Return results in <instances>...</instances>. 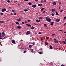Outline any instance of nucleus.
I'll use <instances>...</instances> for the list:
<instances>
[{"label":"nucleus","instance_id":"052dcab7","mask_svg":"<svg viewBox=\"0 0 66 66\" xmlns=\"http://www.w3.org/2000/svg\"><path fill=\"white\" fill-rule=\"evenodd\" d=\"M55 35V34H52V35L54 36Z\"/></svg>","mask_w":66,"mask_h":66},{"label":"nucleus","instance_id":"7c9ffc66","mask_svg":"<svg viewBox=\"0 0 66 66\" xmlns=\"http://www.w3.org/2000/svg\"><path fill=\"white\" fill-rule=\"evenodd\" d=\"M38 19H43V18L42 17L38 18Z\"/></svg>","mask_w":66,"mask_h":66},{"label":"nucleus","instance_id":"ea45409f","mask_svg":"<svg viewBox=\"0 0 66 66\" xmlns=\"http://www.w3.org/2000/svg\"><path fill=\"white\" fill-rule=\"evenodd\" d=\"M31 25H30V24H29L28 26V27H31Z\"/></svg>","mask_w":66,"mask_h":66},{"label":"nucleus","instance_id":"ddd939ff","mask_svg":"<svg viewBox=\"0 0 66 66\" xmlns=\"http://www.w3.org/2000/svg\"><path fill=\"white\" fill-rule=\"evenodd\" d=\"M15 23H16V24H18L19 25L20 24L19 23L17 22H15Z\"/></svg>","mask_w":66,"mask_h":66},{"label":"nucleus","instance_id":"423d86ee","mask_svg":"<svg viewBox=\"0 0 66 66\" xmlns=\"http://www.w3.org/2000/svg\"><path fill=\"white\" fill-rule=\"evenodd\" d=\"M32 7H34V8H35V7H36L37 6L36 5L34 4L32 6Z\"/></svg>","mask_w":66,"mask_h":66},{"label":"nucleus","instance_id":"58836bf2","mask_svg":"<svg viewBox=\"0 0 66 66\" xmlns=\"http://www.w3.org/2000/svg\"><path fill=\"white\" fill-rule=\"evenodd\" d=\"M26 51H24L23 52V53H26Z\"/></svg>","mask_w":66,"mask_h":66},{"label":"nucleus","instance_id":"6ab92c4d","mask_svg":"<svg viewBox=\"0 0 66 66\" xmlns=\"http://www.w3.org/2000/svg\"><path fill=\"white\" fill-rule=\"evenodd\" d=\"M45 44L46 45H48V43H47L46 42H45Z\"/></svg>","mask_w":66,"mask_h":66},{"label":"nucleus","instance_id":"774afa93","mask_svg":"<svg viewBox=\"0 0 66 66\" xmlns=\"http://www.w3.org/2000/svg\"><path fill=\"white\" fill-rule=\"evenodd\" d=\"M9 9H11V7H9Z\"/></svg>","mask_w":66,"mask_h":66},{"label":"nucleus","instance_id":"3c124183","mask_svg":"<svg viewBox=\"0 0 66 66\" xmlns=\"http://www.w3.org/2000/svg\"><path fill=\"white\" fill-rule=\"evenodd\" d=\"M63 11H64V10H61L60 11V12H63Z\"/></svg>","mask_w":66,"mask_h":66},{"label":"nucleus","instance_id":"13d9d810","mask_svg":"<svg viewBox=\"0 0 66 66\" xmlns=\"http://www.w3.org/2000/svg\"><path fill=\"white\" fill-rule=\"evenodd\" d=\"M44 2H46V0H44Z\"/></svg>","mask_w":66,"mask_h":66},{"label":"nucleus","instance_id":"c03bdc74","mask_svg":"<svg viewBox=\"0 0 66 66\" xmlns=\"http://www.w3.org/2000/svg\"><path fill=\"white\" fill-rule=\"evenodd\" d=\"M38 34H42V33H41V32H39L38 33Z\"/></svg>","mask_w":66,"mask_h":66},{"label":"nucleus","instance_id":"de8ad7c7","mask_svg":"<svg viewBox=\"0 0 66 66\" xmlns=\"http://www.w3.org/2000/svg\"><path fill=\"white\" fill-rule=\"evenodd\" d=\"M32 45H35V42H33Z\"/></svg>","mask_w":66,"mask_h":66},{"label":"nucleus","instance_id":"393cba45","mask_svg":"<svg viewBox=\"0 0 66 66\" xmlns=\"http://www.w3.org/2000/svg\"><path fill=\"white\" fill-rule=\"evenodd\" d=\"M7 2H8V3H10V2H11V1H10L8 0L7 1Z\"/></svg>","mask_w":66,"mask_h":66},{"label":"nucleus","instance_id":"bf43d9fd","mask_svg":"<svg viewBox=\"0 0 66 66\" xmlns=\"http://www.w3.org/2000/svg\"><path fill=\"white\" fill-rule=\"evenodd\" d=\"M63 33H66V31H64Z\"/></svg>","mask_w":66,"mask_h":66},{"label":"nucleus","instance_id":"f704fd0d","mask_svg":"<svg viewBox=\"0 0 66 66\" xmlns=\"http://www.w3.org/2000/svg\"><path fill=\"white\" fill-rule=\"evenodd\" d=\"M31 21V20H28V22H30Z\"/></svg>","mask_w":66,"mask_h":66},{"label":"nucleus","instance_id":"aec40b11","mask_svg":"<svg viewBox=\"0 0 66 66\" xmlns=\"http://www.w3.org/2000/svg\"><path fill=\"white\" fill-rule=\"evenodd\" d=\"M55 9H52L51 10V11L52 12H54V11H55Z\"/></svg>","mask_w":66,"mask_h":66},{"label":"nucleus","instance_id":"6e6552de","mask_svg":"<svg viewBox=\"0 0 66 66\" xmlns=\"http://www.w3.org/2000/svg\"><path fill=\"white\" fill-rule=\"evenodd\" d=\"M51 24H51V26H53V24L54 23V22H51Z\"/></svg>","mask_w":66,"mask_h":66},{"label":"nucleus","instance_id":"864d4df0","mask_svg":"<svg viewBox=\"0 0 66 66\" xmlns=\"http://www.w3.org/2000/svg\"><path fill=\"white\" fill-rule=\"evenodd\" d=\"M26 26H28L29 24H26Z\"/></svg>","mask_w":66,"mask_h":66},{"label":"nucleus","instance_id":"e433bc0d","mask_svg":"<svg viewBox=\"0 0 66 66\" xmlns=\"http://www.w3.org/2000/svg\"><path fill=\"white\" fill-rule=\"evenodd\" d=\"M14 15H16V12H14Z\"/></svg>","mask_w":66,"mask_h":66},{"label":"nucleus","instance_id":"e2e57ef3","mask_svg":"<svg viewBox=\"0 0 66 66\" xmlns=\"http://www.w3.org/2000/svg\"><path fill=\"white\" fill-rule=\"evenodd\" d=\"M59 10H60V9H61V7H60L59 8Z\"/></svg>","mask_w":66,"mask_h":66},{"label":"nucleus","instance_id":"1a4fd4ad","mask_svg":"<svg viewBox=\"0 0 66 66\" xmlns=\"http://www.w3.org/2000/svg\"><path fill=\"white\" fill-rule=\"evenodd\" d=\"M1 35V33H0V39H3V38H1V37H2Z\"/></svg>","mask_w":66,"mask_h":66},{"label":"nucleus","instance_id":"473e14b6","mask_svg":"<svg viewBox=\"0 0 66 66\" xmlns=\"http://www.w3.org/2000/svg\"><path fill=\"white\" fill-rule=\"evenodd\" d=\"M22 23L23 24H24V22H22Z\"/></svg>","mask_w":66,"mask_h":66},{"label":"nucleus","instance_id":"a211bd4d","mask_svg":"<svg viewBox=\"0 0 66 66\" xmlns=\"http://www.w3.org/2000/svg\"><path fill=\"white\" fill-rule=\"evenodd\" d=\"M28 4H29V5H32V3H31L30 2H29L28 3Z\"/></svg>","mask_w":66,"mask_h":66},{"label":"nucleus","instance_id":"39448f33","mask_svg":"<svg viewBox=\"0 0 66 66\" xmlns=\"http://www.w3.org/2000/svg\"><path fill=\"white\" fill-rule=\"evenodd\" d=\"M60 20H61V19H57L56 20H55V21L57 22H59L60 21Z\"/></svg>","mask_w":66,"mask_h":66},{"label":"nucleus","instance_id":"f03ea898","mask_svg":"<svg viewBox=\"0 0 66 66\" xmlns=\"http://www.w3.org/2000/svg\"><path fill=\"white\" fill-rule=\"evenodd\" d=\"M30 31H28L27 32L26 35H28L29 34H32V33L30 32Z\"/></svg>","mask_w":66,"mask_h":66},{"label":"nucleus","instance_id":"9d476101","mask_svg":"<svg viewBox=\"0 0 66 66\" xmlns=\"http://www.w3.org/2000/svg\"><path fill=\"white\" fill-rule=\"evenodd\" d=\"M50 48L51 49H53V47H52V46L51 45H50Z\"/></svg>","mask_w":66,"mask_h":66},{"label":"nucleus","instance_id":"2f4dec72","mask_svg":"<svg viewBox=\"0 0 66 66\" xmlns=\"http://www.w3.org/2000/svg\"><path fill=\"white\" fill-rule=\"evenodd\" d=\"M51 15H52V16H54V14H53V13Z\"/></svg>","mask_w":66,"mask_h":66},{"label":"nucleus","instance_id":"a878e982","mask_svg":"<svg viewBox=\"0 0 66 66\" xmlns=\"http://www.w3.org/2000/svg\"><path fill=\"white\" fill-rule=\"evenodd\" d=\"M38 53H39V54H41L42 53V52H39Z\"/></svg>","mask_w":66,"mask_h":66},{"label":"nucleus","instance_id":"49530a36","mask_svg":"<svg viewBox=\"0 0 66 66\" xmlns=\"http://www.w3.org/2000/svg\"><path fill=\"white\" fill-rule=\"evenodd\" d=\"M46 38L47 39H49V37H46Z\"/></svg>","mask_w":66,"mask_h":66},{"label":"nucleus","instance_id":"37998d69","mask_svg":"<svg viewBox=\"0 0 66 66\" xmlns=\"http://www.w3.org/2000/svg\"><path fill=\"white\" fill-rule=\"evenodd\" d=\"M1 21L2 23H4V21Z\"/></svg>","mask_w":66,"mask_h":66},{"label":"nucleus","instance_id":"0e129e2a","mask_svg":"<svg viewBox=\"0 0 66 66\" xmlns=\"http://www.w3.org/2000/svg\"><path fill=\"white\" fill-rule=\"evenodd\" d=\"M61 66H64V65L63 64H62L61 65Z\"/></svg>","mask_w":66,"mask_h":66},{"label":"nucleus","instance_id":"20e7f679","mask_svg":"<svg viewBox=\"0 0 66 66\" xmlns=\"http://www.w3.org/2000/svg\"><path fill=\"white\" fill-rule=\"evenodd\" d=\"M12 43L13 44H16V43H15V41L14 40H13L12 41Z\"/></svg>","mask_w":66,"mask_h":66},{"label":"nucleus","instance_id":"4c0bfd02","mask_svg":"<svg viewBox=\"0 0 66 66\" xmlns=\"http://www.w3.org/2000/svg\"><path fill=\"white\" fill-rule=\"evenodd\" d=\"M59 4H62V3L61 2H59Z\"/></svg>","mask_w":66,"mask_h":66},{"label":"nucleus","instance_id":"8fccbe9b","mask_svg":"<svg viewBox=\"0 0 66 66\" xmlns=\"http://www.w3.org/2000/svg\"><path fill=\"white\" fill-rule=\"evenodd\" d=\"M64 19H66V16H65L64 17Z\"/></svg>","mask_w":66,"mask_h":66},{"label":"nucleus","instance_id":"bb28decb","mask_svg":"<svg viewBox=\"0 0 66 66\" xmlns=\"http://www.w3.org/2000/svg\"><path fill=\"white\" fill-rule=\"evenodd\" d=\"M32 46L31 45H29V47L30 48H32Z\"/></svg>","mask_w":66,"mask_h":66},{"label":"nucleus","instance_id":"09e8293b","mask_svg":"<svg viewBox=\"0 0 66 66\" xmlns=\"http://www.w3.org/2000/svg\"><path fill=\"white\" fill-rule=\"evenodd\" d=\"M38 0H35V1H36V2H37L38 1Z\"/></svg>","mask_w":66,"mask_h":66},{"label":"nucleus","instance_id":"603ef678","mask_svg":"<svg viewBox=\"0 0 66 66\" xmlns=\"http://www.w3.org/2000/svg\"><path fill=\"white\" fill-rule=\"evenodd\" d=\"M54 40H56V39L55 38H54Z\"/></svg>","mask_w":66,"mask_h":66},{"label":"nucleus","instance_id":"4468645a","mask_svg":"<svg viewBox=\"0 0 66 66\" xmlns=\"http://www.w3.org/2000/svg\"><path fill=\"white\" fill-rule=\"evenodd\" d=\"M53 5H56V3L55 2H53Z\"/></svg>","mask_w":66,"mask_h":66},{"label":"nucleus","instance_id":"b1692460","mask_svg":"<svg viewBox=\"0 0 66 66\" xmlns=\"http://www.w3.org/2000/svg\"><path fill=\"white\" fill-rule=\"evenodd\" d=\"M44 8H42V9L41 10V11H43L44 10Z\"/></svg>","mask_w":66,"mask_h":66},{"label":"nucleus","instance_id":"79ce46f5","mask_svg":"<svg viewBox=\"0 0 66 66\" xmlns=\"http://www.w3.org/2000/svg\"><path fill=\"white\" fill-rule=\"evenodd\" d=\"M10 15H13V13H11L10 14Z\"/></svg>","mask_w":66,"mask_h":66},{"label":"nucleus","instance_id":"2eb2a0df","mask_svg":"<svg viewBox=\"0 0 66 66\" xmlns=\"http://www.w3.org/2000/svg\"><path fill=\"white\" fill-rule=\"evenodd\" d=\"M36 21L38 22H40V20H36Z\"/></svg>","mask_w":66,"mask_h":66},{"label":"nucleus","instance_id":"338daca9","mask_svg":"<svg viewBox=\"0 0 66 66\" xmlns=\"http://www.w3.org/2000/svg\"><path fill=\"white\" fill-rule=\"evenodd\" d=\"M64 25H66V23H65L64 24Z\"/></svg>","mask_w":66,"mask_h":66},{"label":"nucleus","instance_id":"f3484780","mask_svg":"<svg viewBox=\"0 0 66 66\" xmlns=\"http://www.w3.org/2000/svg\"><path fill=\"white\" fill-rule=\"evenodd\" d=\"M20 20H21V19L20 18L19 19L17 20L18 21H20Z\"/></svg>","mask_w":66,"mask_h":66},{"label":"nucleus","instance_id":"c9c22d12","mask_svg":"<svg viewBox=\"0 0 66 66\" xmlns=\"http://www.w3.org/2000/svg\"><path fill=\"white\" fill-rule=\"evenodd\" d=\"M3 14V13H1V15H2Z\"/></svg>","mask_w":66,"mask_h":66},{"label":"nucleus","instance_id":"9b49d317","mask_svg":"<svg viewBox=\"0 0 66 66\" xmlns=\"http://www.w3.org/2000/svg\"><path fill=\"white\" fill-rule=\"evenodd\" d=\"M38 5L39 6H40V7H41L42 6V4H38Z\"/></svg>","mask_w":66,"mask_h":66},{"label":"nucleus","instance_id":"f8f14e48","mask_svg":"<svg viewBox=\"0 0 66 66\" xmlns=\"http://www.w3.org/2000/svg\"><path fill=\"white\" fill-rule=\"evenodd\" d=\"M62 42L63 43V44H66V42L65 41H62Z\"/></svg>","mask_w":66,"mask_h":66},{"label":"nucleus","instance_id":"dca6fc26","mask_svg":"<svg viewBox=\"0 0 66 66\" xmlns=\"http://www.w3.org/2000/svg\"><path fill=\"white\" fill-rule=\"evenodd\" d=\"M4 34H5V33L4 32H3L2 33L1 35H2V36L3 35H4Z\"/></svg>","mask_w":66,"mask_h":66},{"label":"nucleus","instance_id":"a18cd8bd","mask_svg":"<svg viewBox=\"0 0 66 66\" xmlns=\"http://www.w3.org/2000/svg\"><path fill=\"white\" fill-rule=\"evenodd\" d=\"M24 0L25 1H29V0Z\"/></svg>","mask_w":66,"mask_h":66},{"label":"nucleus","instance_id":"cd10ccee","mask_svg":"<svg viewBox=\"0 0 66 66\" xmlns=\"http://www.w3.org/2000/svg\"><path fill=\"white\" fill-rule=\"evenodd\" d=\"M34 29V27L32 26L31 27V29H32V30H33V29Z\"/></svg>","mask_w":66,"mask_h":66},{"label":"nucleus","instance_id":"0eeeda50","mask_svg":"<svg viewBox=\"0 0 66 66\" xmlns=\"http://www.w3.org/2000/svg\"><path fill=\"white\" fill-rule=\"evenodd\" d=\"M17 28L18 29H20L21 28V26H20V25H18V26L17 27Z\"/></svg>","mask_w":66,"mask_h":66},{"label":"nucleus","instance_id":"5fc2aeb1","mask_svg":"<svg viewBox=\"0 0 66 66\" xmlns=\"http://www.w3.org/2000/svg\"><path fill=\"white\" fill-rule=\"evenodd\" d=\"M12 12H15V11H14V10H12Z\"/></svg>","mask_w":66,"mask_h":66},{"label":"nucleus","instance_id":"f257e3e1","mask_svg":"<svg viewBox=\"0 0 66 66\" xmlns=\"http://www.w3.org/2000/svg\"><path fill=\"white\" fill-rule=\"evenodd\" d=\"M45 19H46V20H47V21H48V22H51V20L50 18H48V17L47 16L46 17Z\"/></svg>","mask_w":66,"mask_h":66},{"label":"nucleus","instance_id":"4be33fe9","mask_svg":"<svg viewBox=\"0 0 66 66\" xmlns=\"http://www.w3.org/2000/svg\"><path fill=\"white\" fill-rule=\"evenodd\" d=\"M28 10L26 9H25L24 10V12H27V11H28Z\"/></svg>","mask_w":66,"mask_h":66},{"label":"nucleus","instance_id":"69168bd1","mask_svg":"<svg viewBox=\"0 0 66 66\" xmlns=\"http://www.w3.org/2000/svg\"><path fill=\"white\" fill-rule=\"evenodd\" d=\"M59 49H61V47H60L59 48Z\"/></svg>","mask_w":66,"mask_h":66},{"label":"nucleus","instance_id":"4d7b16f0","mask_svg":"<svg viewBox=\"0 0 66 66\" xmlns=\"http://www.w3.org/2000/svg\"><path fill=\"white\" fill-rule=\"evenodd\" d=\"M20 4H18V5H20Z\"/></svg>","mask_w":66,"mask_h":66},{"label":"nucleus","instance_id":"a19ab883","mask_svg":"<svg viewBox=\"0 0 66 66\" xmlns=\"http://www.w3.org/2000/svg\"><path fill=\"white\" fill-rule=\"evenodd\" d=\"M59 31H62V32H63V30H62L60 29V30H59Z\"/></svg>","mask_w":66,"mask_h":66},{"label":"nucleus","instance_id":"6e6d98bb","mask_svg":"<svg viewBox=\"0 0 66 66\" xmlns=\"http://www.w3.org/2000/svg\"><path fill=\"white\" fill-rule=\"evenodd\" d=\"M46 12V11H44L43 12V13H45Z\"/></svg>","mask_w":66,"mask_h":66},{"label":"nucleus","instance_id":"72a5a7b5","mask_svg":"<svg viewBox=\"0 0 66 66\" xmlns=\"http://www.w3.org/2000/svg\"><path fill=\"white\" fill-rule=\"evenodd\" d=\"M44 26H45V27H47V25H46V24H44Z\"/></svg>","mask_w":66,"mask_h":66},{"label":"nucleus","instance_id":"7ed1b4c3","mask_svg":"<svg viewBox=\"0 0 66 66\" xmlns=\"http://www.w3.org/2000/svg\"><path fill=\"white\" fill-rule=\"evenodd\" d=\"M6 11V9H3L2 10V12H5Z\"/></svg>","mask_w":66,"mask_h":66},{"label":"nucleus","instance_id":"5701e85b","mask_svg":"<svg viewBox=\"0 0 66 66\" xmlns=\"http://www.w3.org/2000/svg\"><path fill=\"white\" fill-rule=\"evenodd\" d=\"M56 15H59V14H58V13H57V12H56Z\"/></svg>","mask_w":66,"mask_h":66},{"label":"nucleus","instance_id":"680f3d73","mask_svg":"<svg viewBox=\"0 0 66 66\" xmlns=\"http://www.w3.org/2000/svg\"><path fill=\"white\" fill-rule=\"evenodd\" d=\"M40 39H41V40H43V38H41Z\"/></svg>","mask_w":66,"mask_h":66},{"label":"nucleus","instance_id":"c85d7f7f","mask_svg":"<svg viewBox=\"0 0 66 66\" xmlns=\"http://www.w3.org/2000/svg\"><path fill=\"white\" fill-rule=\"evenodd\" d=\"M2 36V37H4V36H5V35L4 34V35H3Z\"/></svg>","mask_w":66,"mask_h":66},{"label":"nucleus","instance_id":"412c9836","mask_svg":"<svg viewBox=\"0 0 66 66\" xmlns=\"http://www.w3.org/2000/svg\"><path fill=\"white\" fill-rule=\"evenodd\" d=\"M55 43H57V44L58 43V41H54Z\"/></svg>","mask_w":66,"mask_h":66},{"label":"nucleus","instance_id":"c756f323","mask_svg":"<svg viewBox=\"0 0 66 66\" xmlns=\"http://www.w3.org/2000/svg\"><path fill=\"white\" fill-rule=\"evenodd\" d=\"M31 50L32 51V52H33V51H34V50L33 49H31Z\"/></svg>","mask_w":66,"mask_h":66}]
</instances>
